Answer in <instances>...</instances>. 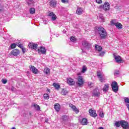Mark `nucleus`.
Returning a JSON list of instances; mask_svg holds the SVG:
<instances>
[{
  "label": "nucleus",
  "instance_id": "25",
  "mask_svg": "<svg viewBox=\"0 0 129 129\" xmlns=\"http://www.w3.org/2000/svg\"><path fill=\"white\" fill-rule=\"evenodd\" d=\"M68 94V91L65 89H62L61 90V94L62 95H66Z\"/></svg>",
  "mask_w": 129,
  "mask_h": 129
},
{
  "label": "nucleus",
  "instance_id": "40",
  "mask_svg": "<svg viewBox=\"0 0 129 129\" xmlns=\"http://www.w3.org/2000/svg\"><path fill=\"white\" fill-rule=\"evenodd\" d=\"M96 3H97V4H102V0H96Z\"/></svg>",
  "mask_w": 129,
  "mask_h": 129
},
{
  "label": "nucleus",
  "instance_id": "21",
  "mask_svg": "<svg viewBox=\"0 0 129 129\" xmlns=\"http://www.w3.org/2000/svg\"><path fill=\"white\" fill-rule=\"evenodd\" d=\"M83 12V10L81 8H79L76 10V14L77 15H82V13Z\"/></svg>",
  "mask_w": 129,
  "mask_h": 129
},
{
  "label": "nucleus",
  "instance_id": "46",
  "mask_svg": "<svg viewBox=\"0 0 129 129\" xmlns=\"http://www.w3.org/2000/svg\"><path fill=\"white\" fill-rule=\"evenodd\" d=\"M89 86H92L93 85V84L91 82L89 83Z\"/></svg>",
  "mask_w": 129,
  "mask_h": 129
},
{
  "label": "nucleus",
  "instance_id": "13",
  "mask_svg": "<svg viewBox=\"0 0 129 129\" xmlns=\"http://www.w3.org/2000/svg\"><path fill=\"white\" fill-rule=\"evenodd\" d=\"M11 54L12 55H13V56H17L20 54V50L18 49H13L11 51Z\"/></svg>",
  "mask_w": 129,
  "mask_h": 129
},
{
  "label": "nucleus",
  "instance_id": "31",
  "mask_svg": "<svg viewBox=\"0 0 129 129\" xmlns=\"http://www.w3.org/2000/svg\"><path fill=\"white\" fill-rule=\"evenodd\" d=\"M34 106L36 110H40L41 108H40V106H39V105L34 104Z\"/></svg>",
  "mask_w": 129,
  "mask_h": 129
},
{
  "label": "nucleus",
  "instance_id": "7",
  "mask_svg": "<svg viewBox=\"0 0 129 129\" xmlns=\"http://www.w3.org/2000/svg\"><path fill=\"white\" fill-rule=\"evenodd\" d=\"M67 82L68 84H69V85L70 86H73V85H75V81L71 78H67Z\"/></svg>",
  "mask_w": 129,
  "mask_h": 129
},
{
  "label": "nucleus",
  "instance_id": "28",
  "mask_svg": "<svg viewBox=\"0 0 129 129\" xmlns=\"http://www.w3.org/2000/svg\"><path fill=\"white\" fill-rule=\"evenodd\" d=\"M114 126L116 127H119L120 126V121H116L114 123Z\"/></svg>",
  "mask_w": 129,
  "mask_h": 129
},
{
  "label": "nucleus",
  "instance_id": "44",
  "mask_svg": "<svg viewBox=\"0 0 129 129\" xmlns=\"http://www.w3.org/2000/svg\"><path fill=\"white\" fill-rule=\"evenodd\" d=\"M116 24V23H115L114 20H112L111 21V25H112V26H113V25H114V26H115Z\"/></svg>",
  "mask_w": 129,
  "mask_h": 129
},
{
  "label": "nucleus",
  "instance_id": "11",
  "mask_svg": "<svg viewBox=\"0 0 129 129\" xmlns=\"http://www.w3.org/2000/svg\"><path fill=\"white\" fill-rule=\"evenodd\" d=\"M30 69L33 74H38V72H39L38 69H37L34 66H30Z\"/></svg>",
  "mask_w": 129,
  "mask_h": 129
},
{
  "label": "nucleus",
  "instance_id": "38",
  "mask_svg": "<svg viewBox=\"0 0 129 129\" xmlns=\"http://www.w3.org/2000/svg\"><path fill=\"white\" fill-rule=\"evenodd\" d=\"M62 4H68L69 3V0H61Z\"/></svg>",
  "mask_w": 129,
  "mask_h": 129
},
{
  "label": "nucleus",
  "instance_id": "52",
  "mask_svg": "<svg viewBox=\"0 0 129 129\" xmlns=\"http://www.w3.org/2000/svg\"><path fill=\"white\" fill-rule=\"evenodd\" d=\"M29 1H30V2H32V1H33V0H29Z\"/></svg>",
  "mask_w": 129,
  "mask_h": 129
},
{
  "label": "nucleus",
  "instance_id": "20",
  "mask_svg": "<svg viewBox=\"0 0 129 129\" xmlns=\"http://www.w3.org/2000/svg\"><path fill=\"white\" fill-rule=\"evenodd\" d=\"M115 26L116 28L118 29V30H120V29H122V25L120 23H118V22L116 23V24H115Z\"/></svg>",
  "mask_w": 129,
  "mask_h": 129
},
{
  "label": "nucleus",
  "instance_id": "30",
  "mask_svg": "<svg viewBox=\"0 0 129 129\" xmlns=\"http://www.w3.org/2000/svg\"><path fill=\"white\" fill-rule=\"evenodd\" d=\"M70 40L71 42H76V41H77V39H76L75 37L71 36L70 37Z\"/></svg>",
  "mask_w": 129,
  "mask_h": 129
},
{
  "label": "nucleus",
  "instance_id": "1",
  "mask_svg": "<svg viewBox=\"0 0 129 129\" xmlns=\"http://www.w3.org/2000/svg\"><path fill=\"white\" fill-rule=\"evenodd\" d=\"M98 33L100 36V39H106V37H107V32L103 27H98Z\"/></svg>",
  "mask_w": 129,
  "mask_h": 129
},
{
  "label": "nucleus",
  "instance_id": "24",
  "mask_svg": "<svg viewBox=\"0 0 129 129\" xmlns=\"http://www.w3.org/2000/svg\"><path fill=\"white\" fill-rule=\"evenodd\" d=\"M82 45L84 47H89V46H90V44L89 43H88V42H87L86 41H83Z\"/></svg>",
  "mask_w": 129,
  "mask_h": 129
},
{
  "label": "nucleus",
  "instance_id": "34",
  "mask_svg": "<svg viewBox=\"0 0 129 129\" xmlns=\"http://www.w3.org/2000/svg\"><path fill=\"white\" fill-rule=\"evenodd\" d=\"M1 81L3 84H7V83H8V80L7 79H2Z\"/></svg>",
  "mask_w": 129,
  "mask_h": 129
},
{
  "label": "nucleus",
  "instance_id": "16",
  "mask_svg": "<svg viewBox=\"0 0 129 129\" xmlns=\"http://www.w3.org/2000/svg\"><path fill=\"white\" fill-rule=\"evenodd\" d=\"M109 89V84H106L104 85V87L103 88V92H107Z\"/></svg>",
  "mask_w": 129,
  "mask_h": 129
},
{
  "label": "nucleus",
  "instance_id": "29",
  "mask_svg": "<svg viewBox=\"0 0 129 129\" xmlns=\"http://www.w3.org/2000/svg\"><path fill=\"white\" fill-rule=\"evenodd\" d=\"M87 70V68L85 66H83L82 70V73H85L86 72Z\"/></svg>",
  "mask_w": 129,
  "mask_h": 129
},
{
  "label": "nucleus",
  "instance_id": "4",
  "mask_svg": "<svg viewBox=\"0 0 129 129\" xmlns=\"http://www.w3.org/2000/svg\"><path fill=\"white\" fill-rule=\"evenodd\" d=\"M120 126L123 129H129L128 122L125 120L120 121Z\"/></svg>",
  "mask_w": 129,
  "mask_h": 129
},
{
  "label": "nucleus",
  "instance_id": "35",
  "mask_svg": "<svg viewBox=\"0 0 129 129\" xmlns=\"http://www.w3.org/2000/svg\"><path fill=\"white\" fill-rule=\"evenodd\" d=\"M124 101L126 103H127L126 104V105H129V98H128L125 97L124 98Z\"/></svg>",
  "mask_w": 129,
  "mask_h": 129
},
{
  "label": "nucleus",
  "instance_id": "5",
  "mask_svg": "<svg viewBox=\"0 0 129 129\" xmlns=\"http://www.w3.org/2000/svg\"><path fill=\"white\" fill-rule=\"evenodd\" d=\"M97 76L99 81L101 82V83H102V82H103L104 80H105V79L103 78V76L102 75V74H101V73H100V71H98L97 72Z\"/></svg>",
  "mask_w": 129,
  "mask_h": 129
},
{
  "label": "nucleus",
  "instance_id": "43",
  "mask_svg": "<svg viewBox=\"0 0 129 129\" xmlns=\"http://www.w3.org/2000/svg\"><path fill=\"white\" fill-rule=\"evenodd\" d=\"M70 107H71V108H72L73 109H74V108H75V106H74V105H73V104H70Z\"/></svg>",
  "mask_w": 129,
  "mask_h": 129
},
{
  "label": "nucleus",
  "instance_id": "3",
  "mask_svg": "<svg viewBox=\"0 0 129 129\" xmlns=\"http://www.w3.org/2000/svg\"><path fill=\"white\" fill-rule=\"evenodd\" d=\"M112 87V90L113 92L116 93L117 91H118V85H117V83L116 82H113L111 85Z\"/></svg>",
  "mask_w": 129,
  "mask_h": 129
},
{
  "label": "nucleus",
  "instance_id": "39",
  "mask_svg": "<svg viewBox=\"0 0 129 129\" xmlns=\"http://www.w3.org/2000/svg\"><path fill=\"white\" fill-rule=\"evenodd\" d=\"M99 115L100 117H104V113L103 112H100Z\"/></svg>",
  "mask_w": 129,
  "mask_h": 129
},
{
  "label": "nucleus",
  "instance_id": "19",
  "mask_svg": "<svg viewBox=\"0 0 129 129\" xmlns=\"http://www.w3.org/2000/svg\"><path fill=\"white\" fill-rule=\"evenodd\" d=\"M92 96L95 97H99L100 96V93L99 91H94Z\"/></svg>",
  "mask_w": 129,
  "mask_h": 129
},
{
  "label": "nucleus",
  "instance_id": "50",
  "mask_svg": "<svg viewBox=\"0 0 129 129\" xmlns=\"http://www.w3.org/2000/svg\"><path fill=\"white\" fill-rule=\"evenodd\" d=\"M2 12V9H0V12Z\"/></svg>",
  "mask_w": 129,
  "mask_h": 129
},
{
  "label": "nucleus",
  "instance_id": "47",
  "mask_svg": "<svg viewBox=\"0 0 129 129\" xmlns=\"http://www.w3.org/2000/svg\"><path fill=\"white\" fill-rule=\"evenodd\" d=\"M47 91L49 93H50V92H51V90H50V89H47Z\"/></svg>",
  "mask_w": 129,
  "mask_h": 129
},
{
  "label": "nucleus",
  "instance_id": "37",
  "mask_svg": "<svg viewBox=\"0 0 129 129\" xmlns=\"http://www.w3.org/2000/svg\"><path fill=\"white\" fill-rule=\"evenodd\" d=\"M73 110L76 113H78V112H79V110H78V109L76 108V106L75 108L73 109Z\"/></svg>",
  "mask_w": 129,
  "mask_h": 129
},
{
  "label": "nucleus",
  "instance_id": "2",
  "mask_svg": "<svg viewBox=\"0 0 129 129\" xmlns=\"http://www.w3.org/2000/svg\"><path fill=\"white\" fill-rule=\"evenodd\" d=\"M84 79H83V76H79L77 78V82L76 84H77L78 87H81L84 85Z\"/></svg>",
  "mask_w": 129,
  "mask_h": 129
},
{
  "label": "nucleus",
  "instance_id": "51",
  "mask_svg": "<svg viewBox=\"0 0 129 129\" xmlns=\"http://www.w3.org/2000/svg\"><path fill=\"white\" fill-rule=\"evenodd\" d=\"M45 121H46V122H48V121H47V120H46Z\"/></svg>",
  "mask_w": 129,
  "mask_h": 129
},
{
  "label": "nucleus",
  "instance_id": "8",
  "mask_svg": "<svg viewBox=\"0 0 129 129\" xmlns=\"http://www.w3.org/2000/svg\"><path fill=\"white\" fill-rule=\"evenodd\" d=\"M89 112L90 116H92V117H96L97 116V114H96V110H92V109H90L89 110Z\"/></svg>",
  "mask_w": 129,
  "mask_h": 129
},
{
  "label": "nucleus",
  "instance_id": "49",
  "mask_svg": "<svg viewBox=\"0 0 129 129\" xmlns=\"http://www.w3.org/2000/svg\"><path fill=\"white\" fill-rule=\"evenodd\" d=\"M98 129H104L103 127H99Z\"/></svg>",
  "mask_w": 129,
  "mask_h": 129
},
{
  "label": "nucleus",
  "instance_id": "12",
  "mask_svg": "<svg viewBox=\"0 0 129 129\" xmlns=\"http://www.w3.org/2000/svg\"><path fill=\"white\" fill-rule=\"evenodd\" d=\"M49 6L51 7V8H56L57 6V1L56 0H50Z\"/></svg>",
  "mask_w": 129,
  "mask_h": 129
},
{
  "label": "nucleus",
  "instance_id": "23",
  "mask_svg": "<svg viewBox=\"0 0 129 129\" xmlns=\"http://www.w3.org/2000/svg\"><path fill=\"white\" fill-rule=\"evenodd\" d=\"M54 88H55L57 90H59V89L60 88V85L56 83H53L52 84Z\"/></svg>",
  "mask_w": 129,
  "mask_h": 129
},
{
  "label": "nucleus",
  "instance_id": "45",
  "mask_svg": "<svg viewBox=\"0 0 129 129\" xmlns=\"http://www.w3.org/2000/svg\"><path fill=\"white\" fill-rule=\"evenodd\" d=\"M22 51L23 54H25V53H26V48H25L24 47L22 48Z\"/></svg>",
  "mask_w": 129,
  "mask_h": 129
},
{
  "label": "nucleus",
  "instance_id": "14",
  "mask_svg": "<svg viewBox=\"0 0 129 129\" xmlns=\"http://www.w3.org/2000/svg\"><path fill=\"white\" fill-rule=\"evenodd\" d=\"M29 48L31 49H36L37 48H38V44H34L33 43H30L28 45Z\"/></svg>",
  "mask_w": 129,
  "mask_h": 129
},
{
  "label": "nucleus",
  "instance_id": "32",
  "mask_svg": "<svg viewBox=\"0 0 129 129\" xmlns=\"http://www.w3.org/2000/svg\"><path fill=\"white\" fill-rule=\"evenodd\" d=\"M44 72L46 74H49L50 73V69L46 68L44 69Z\"/></svg>",
  "mask_w": 129,
  "mask_h": 129
},
{
  "label": "nucleus",
  "instance_id": "18",
  "mask_svg": "<svg viewBox=\"0 0 129 129\" xmlns=\"http://www.w3.org/2000/svg\"><path fill=\"white\" fill-rule=\"evenodd\" d=\"M95 50L98 51V52H101V51H102V47H101L97 44L95 45Z\"/></svg>",
  "mask_w": 129,
  "mask_h": 129
},
{
  "label": "nucleus",
  "instance_id": "26",
  "mask_svg": "<svg viewBox=\"0 0 129 129\" xmlns=\"http://www.w3.org/2000/svg\"><path fill=\"white\" fill-rule=\"evenodd\" d=\"M30 12L31 15H34L35 13H36V10H35V8H31L30 9Z\"/></svg>",
  "mask_w": 129,
  "mask_h": 129
},
{
  "label": "nucleus",
  "instance_id": "22",
  "mask_svg": "<svg viewBox=\"0 0 129 129\" xmlns=\"http://www.w3.org/2000/svg\"><path fill=\"white\" fill-rule=\"evenodd\" d=\"M81 123L83 125H86L87 124V119L86 118H83Z\"/></svg>",
  "mask_w": 129,
  "mask_h": 129
},
{
  "label": "nucleus",
  "instance_id": "9",
  "mask_svg": "<svg viewBox=\"0 0 129 129\" xmlns=\"http://www.w3.org/2000/svg\"><path fill=\"white\" fill-rule=\"evenodd\" d=\"M46 48L43 46H40L38 49L39 54H46Z\"/></svg>",
  "mask_w": 129,
  "mask_h": 129
},
{
  "label": "nucleus",
  "instance_id": "27",
  "mask_svg": "<svg viewBox=\"0 0 129 129\" xmlns=\"http://www.w3.org/2000/svg\"><path fill=\"white\" fill-rule=\"evenodd\" d=\"M43 98L45 100H47L50 98V96L48 94H44L43 95Z\"/></svg>",
  "mask_w": 129,
  "mask_h": 129
},
{
  "label": "nucleus",
  "instance_id": "6",
  "mask_svg": "<svg viewBox=\"0 0 129 129\" xmlns=\"http://www.w3.org/2000/svg\"><path fill=\"white\" fill-rule=\"evenodd\" d=\"M113 56L116 63H123V60L121 59V57H120V56L115 55L114 54Z\"/></svg>",
  "mask_w": 129,
  "mask_h": 129
},
{
  "label": "nucleus",
  "instance_id": "41",
  "mask_svg": "<svg viewBox=\"0 0 129 129\" xmlns=\"http://www.w3.org/2000/svg\"><path fill=\"white\" fill-rule=\"evenodd\" d=\"M67 118V116H66V115H63L62 116V119L63 120H66Z\"/></svg>",
  "mask_w": 129,
  "mask_h": 129
},
{
  "label": "nucleus",
  "instance_id": "10",
  "mask_svg": "<svg viewBox=\"0 0 129 129\" xmlns=\"http://www.w3.org/2000/svg\"><path fill=\"white\" fill-rule=\"evenodd\" d=\"M103 9L104 11H108L110 9V5L109 3L107 2H106L103 6Z\"/></svg>",
  "mask_w": 129,
  "mask_h": 129
},
{
  "label": "nucleus",
  "instance_id": "17",
  "mask_svg": "<svg viewBox=\"0 0 129 129\" xmlns=\"http://www.w3.org/2000/svg\"><path fill=\"white\" fill-rule=\"evenodd\" d=\"M54 108L55 109L56 111L59 112V110L61 109V106L59 103H56L54 105Z\"/></svg>",
  "mask_w": 129,
  "mask_h": 129
},
{
  "label": "nucleus",
  "instance_id": "42",
  "mask_svg": "<svg viewBox=\"0 0 129 129\" xmlns=\"http://www.w3.org/2000/svg\"><path fill=\"white\" fill-rule=\"evenodd\" d=\"M17 46L19 48H21V49H22V48H24V46H23L22 44H19L18 45H17Z\"/></svg>",
  "mask_w": 129,
  "mask_h": 129
},
{
  "label": "nucleus",
  "instance_id": "36",
  "mask_svg": "<svg viewBox=\"0 0 129 129\" xmlns=\"http://www.w3.org/2000/svg\"><path fill=\"white\" fill-rule=\"evenodd\" d=\"M17 47V44L16 43H12L11 45V49H15Z\"/></svg>",
  "mask_w": 129,
  "mask_h": 129
},
{
  "label": "nucleus",
  "instance_id": "48",
  "mask_svg": "<svg viewBox=\"0 0 129 129\" xmlns=\"http://www.w3.org/2000/svg\"><path fill=\"white\" fill-rule=\"evenodd\" d=\"M114 75H118V73H114Z\"/></svg>",
  "mask_w": 129,
  "mask_h": 129
},
{
  "label": "nucleus",
  "instance_id": "33",
  "mask_svg": "<svg viewBox=\"0 0 129 129\" xmlns=\"http://www.w3.org/2000/svg\"><path fill=\"white\" fill-rule=\"evenodd\" d=\"M105 54V51H102L99 53V56H100V57H103V56H104Z\"/></svg>",
  "mask_w": 129,
  "mask_h": 129
},
{
  "label": "nucleus",
  "instance_id": "15",
  "mask_svg": "<svg viewBox=\"0 0 129 129\" xmlns=\"http://www.w3.org/2000/svg\"><path fill=\"white\" fill-rule=\"evenodd\" d=\"M49 17H52L51 20L52 21H55V20L57 19V16H56V15L54 14L53 12H50L48 14Z\"/></svg>",
  "mask_w": 129,
  "mask_h": 129
},
{
  "label": "nucleus",
  "instance_id": "53",
  "mask_svg": "<svg viewBox=\"0 0 129 129\" xmlns=\"http://www.w3.org/2000/svg\"><path fill=\"white\" fill-rule=\"evenodd\" d=\"M31 113H30V115H31Z\"/></svg>",
  "mask_w": 129,
  "mask_h": 129
}]
</instances>
